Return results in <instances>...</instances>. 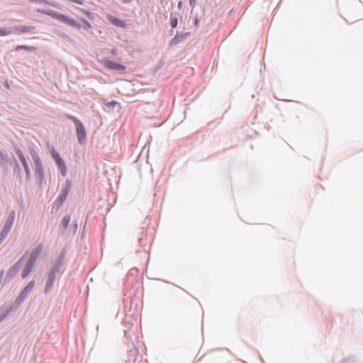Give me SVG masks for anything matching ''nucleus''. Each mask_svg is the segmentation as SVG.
<instances>
[{
    "label": "nucleus",
    "instance_id": "obj_24",
    "mask_svg": "<svg viewBox=\"0 0 363 363\" xmlns=\"http://www.w3.org/2000/svg\"><path fill=\"white\" fill-rule=\"evenodd\" d=\"M3 235H1V233H0V242L4 240Z\"/></svg>",
    "mask_w": 363,
    "mask_h": 363
},
{
    "label": "nucleus",
    "instance_id": "obj_12",
    "mask_svg": "<svg viewBox=\"0 0 363 363\" xmlns=\"http://www.w3.org/2000/svg\"><path fill=\"white\" fill-rule=\"evenodd\" d=\"M55 162L57 163L59 169H60L62 175L63 177H65L66 173H67V168H66V164L64 162V161L62 160V159H60V160H58Z\"/></svg>",
    "mask_w": 363,
    "mask_h": 363
},
{
    "label": "nucleus",
    "instance_id": "obj_14",
    "mask_svg": "<svg viewBox=\"0 0 363 363\" xmlns=\"http://www.w3.org/2000/svg\"><path fill=\"white\" fill-rule=\"evenodd\" d=\"M27 50V51H35L36 50V48L35 47H33V46H28V45H17L16 47V50Z\"/></svg>",
    "mask_w": 363,
    "mask_h": 363
},
{
    "label": "nucleus",
    "instance_id": "obj_10",
    "mask_svg": "<svg viewBox=\"0 0 363 363\" xmlns=\"http://www.w3.org/2000/svg\"><path fill=\"white\" fill-rule=\"evenodd\" d=\"M109 21L113 23L114 26L120 27V28H125L126 25L125 22L120 18H118L114 16H108Z\"/></svg>",
    "mask_w": 363,
    "mask_h": 363
},
{
    "label": "nucleus",
    "instance_id": "obj_1",
    "mask_svg": "<svg viewBox=\"0 0 363 363\" xmlns=\"http://www.w3.org/2000/svg\"><path fill=\"white\" fill-rule=\"evenodd\" d=\"M37 11L42 14L49 16H50L55 19H57L60 21H62L69 26L76 27L77 28H80V26L76 23V21L74 20L71 19L69 17H67V16H65L64 14L59 13L55 11L44 10V9H37Z\"/></svg>",
    "mask_w": 363,
    "mask_h": 363
},
{
    "label": "nucleus",
    "instance_id": "obj_13",
    "mask_svg": "<svg viewBox=\"0 0 363 363\" xmlns=\"http://www.w3.org/2000/svg\"><path fill=\"white\" fill-rule=\"evenodd\" d=\"M18 263H16L9 271L7 275L10 277V278H13L14 275L17 273L18 270Z\"/></svg>",
    "mask_w": 363,
    "mask_h": 363
},
{
    "label": "nucleus",
    "instance_id": "obj_5",
    "mask_svg": "<svg viewBox=\"0 0 363 363\" xmlns=\"http://www.w3.org/2000/svg\"><path fill=\"white\" fill-rule=\"evenodd\" d=\"M42 250H43V245H41V244L38 245L36 247L33 248L30 254L28 261L35 264V261L38 259Z\"/></svg>",
    "mask_w": 363,
    "mask_h": 363
},
{
    "label": "nucleus",
    "instance_id": "obj_6",
    "mask_svg": "<svg viewBox=\"0 0 363 363\" xmlns=\"http://www.w3.org/2000/svg\"><path fill=\"white\" fill-rule=\"evenodd\" d=\"M35 155L33 156L34 163L35 165V173L40 176V177L42 179L44 177V172H43V164L40 162V160L38 155L34 154Z\"/></svg>",
    "mask_w": 363,
    "mask_h": 363
},
{
    "label": "nucleus",
    "instance_id": "obj_22",
    "mask_svg": "<svg viewBox=\"0 0 363 363\" xmlns=\"http://www.w3.org/2000/svg\"><path fill=\"white\" fill-rule=\"evenodd\" d=\"M195 3L194 0H189V4L191 6H193V4Z\"/></svg>",
    "mask_w": 363,
    "mask_h": 363
},
{
    "label": "nucleus",
    "instance_id": "obj_9",
    "mask_svg": "<svg viewBox=\"0 0 363 363\" xmlns=\"http://www.w3.org/2000/svg\"><path fill=\"white\" fill-rule=\"evenodd\" d=\"M34 266L35 264L29 261H27V263L21 272V277L23 279L26 278L30 274V273L33 270Z\"/></svg>",
    "mask_w": 363,
    "mask_h": 363
},
{
    "label": "nucleus",
    "instance_id": "obj_18",
    "mask_svg": "<svg viewBox=\"0 0 363 363\" xmlns=\"http://www.w3.org/2000/svg\"><path fill=\"white\" fill-rule=\"evenodd\" d=\"M52 158L54 159V160L55 162H57V161L60 160V159H62L61 157L60 156V155L57 152H55V150H53L52 152Z\"/></svg>",
    "mask_w": 363,
    "mask_h": 363
},
{
    "label": "nucleus",
    "instance_id": "obj_4",
    "mask_svg": "<svg viewBox=\"0 0 363 363\" xmlns=\"http://www.w3.org/2000/svg\"><path fill=\"white\" fill-rule=\"evenodd\" d=\"M104 65L106 68L108 69H113L118 71H124L125 69V67L119 63L113 62L110 60H106L104 61Z\"/></svg>",
    "mask_w": 363,
    "mask_h": 363
},
{
    "label": "nucleus",
    "instance_id": "obj_26",
    "mask_svg": "<svg viewBox=\"0 0 363 363\" xmlns=\"http://www.w3.org/2000/svg\"><path fill=\"white\" fill-rule=\"evenodd\" d=\"M1 320H2V318H0V322L1 321Z\"/></svg>",
    "mask_w": 363,
    "mask_h": 363
},
{
    "label": "nucleus",
    "instance_id": "obj_17",
    "mask_svg": "<svg viewBox=\"0 0 363 363\" xmlns=\"http://www.w3.org/2000/svg\"><path fill=\"white\" fill-rule=\"evenodd\" d=\"M11 33L6 28H0V36H6Z\"/></svg>",
    "mask_w": 363,
    "mask_h": 363
},
{
    "label": "nucleus",
    "instance_id": "obj_8",
    "mask_svg": "<svg viewBox=\"0 0 363 363\" xmlns=\"http://www.w3.org/2000/svg\"><path fill=\"white\" fill-rule=\"evenodd\" d=\"M34 29L33 26H15L13 28V32L16 34L30 33Z\"/></svg>",
    "mask_w": 363,
    "mask_h": 363
},
{
    "label": "nucleus",
    "instance_id": "obj_21",
    "mask_svg": "<svg viewBox=\"0 0 363 363\" xmlns=\"http://www.w3.org/2000/svg\"><path fill=\"white\" fill-rule=\"evenodd\" d=\"M340 363H353V362L351 361H349V360H342Z\"/></svg>",
    "mask_w": 363,
    "mask_h": 363
},
{
    "label": "nucleus",
    "instance_id": "obj_20",
    "mask_svg": "<svg viewBox=\"0 0 363 363\" xmlns=\"http://www.w3.org/2000/svg\"><path fill=\"white\" fill-rule=\"evenodd\" d=\"M84 23L88 28H91V24L87 21H84Z\"/></svg>",
    "mask_w": 363,
    "mask_h": 363
},
{
    "label": "nucleus",
    "instance_id": "obj_15",
    "mask_svg": "<svg viewBox=\"0 0 363 363\" xmlns=\"http://www.w3.org/2000/svg\"><path fill=\"white\" fill-rule=\"evenodd\" d=\"M68 193H69V187L65 188L62 194L59 196V200H60V203H63L66 200Z\"/></svg>",
    "mask_w": 363,
    "mask_h": 363
},
{
    "label": "nucleus",
    "instance_id": "obj_2",
    "mask_svg": "<svg viewBox=\"0 0 363 363\" xmlns=\"http://www.w3.org/2000/svg\"><path fill=\"white\" fill-rule=\"evenodd\" d=\"M66 117L68 119L73 121L74 123L75 124L76 129H77V135L79 142L80 143H82L83 142H84V140L86 139V130H85L83 124L81 123V121L78 118H77L76 117H74L73 116L66 114Z\"/></svg>",
    "mask_w": 363,
    "mask_h": 363
},
{
    "label": "nucleus",
    "instance_id": "obj_16",
    "mask_svg": "<svg viewBox=\"0 0 363 363\" xmlns=\"http://www.w3.org/2000/svg\"><path fill=\"white\" fill-rule=\"evenodd\" d=\"M70 222V216H65L62 219V224L65 228H66Z\"/></svg>",
    "mask_w": 363,
    "mask_h": 363
},
{
    "label": "nucleus",
    "instance_id": "obj_23",
    "mask_svg": "<svg viewBox=\"0 0 363 363\" xmlns=\"http://www.w3.org/2000/svg\"><path fill=\"white\" fill-rule=\"evenodd\" d=\"M82 12H83L84 13H85L86 15H87V16H89V13L88 11H84V10H83V9H82Z\"/></svg>",
    "mask_w": 363,
    "mask_h": 363
},
{
    "label": "nucleus",
    "instance_id": "obj_11",
    "mask_svg": "<svg viewBox=\"0 0 363 363\" xmlns=\"http://www.w3.org/2000/svg\"><path fill=\"white\" fill-rule=\"evenodd\" d=\"M13 217L12 216V217L10 218V220H8V221L6 223V224H5V225H4V228H3V230H2V231H1V235H3V238H6V235H7V234H8V233L9 232V230H10V229H11V226H12V225H13Z\"/></svg>",
    "mask_w": 363,
    "mask_h": 363
},
{
    "label": "nucleus",
    "instance_id": "obj_3",
    "mask_svg": "<svg viewBox=\"0 0 363 363\" xmlns=\"http://www.w3.org/2000/svg\"><path fill=\"white\" fill-rule=\"evenodd\" d=\"M34 286H35V281H30L19 294L18 296L16 299V303L21 304L24 301V299L26 298L28 294L30 292H31V291L33 289Z\"/></svg>",
    "mask_w": 363,
    "mask_h": 363
},
{
    "label": "nucleus",
    "instance_id": "obj_7",
    "mask_svg": "<svg viewBox=\"0 0 363 363\" xmlns=\"http://www.w3.org/2000/svg\"><path fill=\"white\" fill-rule=\"evenodd\" d=\"M16 153H17V155L20 160V161L21 162L23 167H24V169H25V172H26V177L28 178L30 177V169H29V167H28V164L22 153V152L20 150H18L16 151Z\"/></svg>",
    "mask_w": 363,
    "mask_h": 363
},
{
    "label": "nucleus",
    "instance_id": "obj_25",
    "mask_svg": "<svg viewBox=\"0 0 363 363\" xmlns=\"http://www.w3.org/2000/svg\"><path fill=\"white\" fill-rule=\"evenodd\" d=\"M131 0H122L123 3H128L130 2Z\"/></svg>",
    "mask_w": 363,
    "mask_h": 363
},
{
    "label": "nucleus",
    "instance_id": "obj_19",
    "mask_svg": "<svg viewBox=\"0 0 363 363\" xmlns=\"http://www.w3.org/2000/svg\"><path fill=\"white\" fill-rule=\"evenodd\" d=\"M170 23H171V26L172 28H176L177 26V24H178L177 18H171Z\"/></svg>",
    "mask_w": 363,
    "mask_h": 363
}]
</instances>
